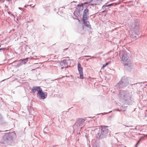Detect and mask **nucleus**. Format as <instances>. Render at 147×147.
I'll return each mask as SVG.
<instances>
[{
	"mask_svg": "<svg viewBox=\"0 0 147 147\" xmlns=\"http://www.w3.org/2000/svg\"><path fill=\"white\" fill-rule=\"evenodd\" d=\"M96 58V57H94V56H92V57L91 58V59L92 58Z\"/></svg>",
	"mask_w": 147,
	"mask_h": 147,
	"instance_id": "obj_25",
	"label": "nucleus"
},
{
	"mask_svg": "<svg viewBox=\"0 0 147 147\" xmlns=\"http://www.w3.org/2000/svg\"><path fill=\"white\" fill-rule=\"evenodd\" d=\"M131 95L129 92L127 91L122 90L119 93V99L121 100L124 101L125 102L127 103H128V102L131 100Z\"/></svg>",
	"mask_w": 147,
	"mask_h": 147,
	"instance_id": "obj_2",
	"label": "nucleus"
},
{
	"mask_svg": "<svg viewBox=\"0 0 147 147\" xmlns=\"http://www.w3.org/2000/svg\"><path fill=\"white\" fill-rule=\"evenodd\" d=\"M131 2H132V1H129V3H131Z\"/></svg>",
	"mask_w": 147,
	"mask_h": 147,
	"instance_id": "obj_39",
	"label": "nucleus"
},
{
	"mask_svg": "<svg viewBox=\"0 0 147 147\" xmlns=\"http://www.w3.org/2000/svg\"><path fill=\"white\" fill-rule=\"evenodd\" d=\"M27 6V5H25L24 6V7H26Z\"/></svg>",
	"mask_w": 147,
	"mask_h": 147,
	"instance_id": "obj_31",
	"label": "nucleus"
},
{
	"mask_svg": "<svg viewBox=\"0 0 147 147\" xmlns=\"http://www.w3.org/2000/svg\"><path fill=\"white\" fill-rule=\"evenodd\" d=\"M115 111H120V110L119 109H115Z\"/></svg>",
	"mask_w": 147,
	"mask_h": 147,
	"instance_id": "obj_23",
	"label": "nucleus"
},
{
	"mask_svg": "<svg viewBox=\"0 0 147 147\" xmlns=\"http://www.w3.org/2000/svg\"><path fill=\"white\" fill-rule=\"evenodd\" d=\"M109 64V63H105V64H104L103 66H102V69L103 68H104V67H105L107 65H108Z\"/></svg>",
	"mask_w": 147,
	"mask_h": 147,
	"instance_id": "obj_17",
	"label": "nucleus"
},
{
	"mask_svg": "<svg viewBox=\"0 0 147 147\" xmlns=\"http://www.w3.org/2000/svg\"><path fill=\"white\" fill-rule=\"evenodd\" d=\"M82 20L84 22V24L85 26L88 28H91V25L90 24V22H89L86 21V20H84L83 19H82Z\"/></svg>",
	"mask_w": 147,
	"mask_h": 147,
	"instance_id": "obj_12",
	"label": "nucleus"
},
{
	"mask_svg": "<svg viewBox=\"0 0 147 147\" xmlns=\"http://www.w3.org/2000/svg\"><path fill=\"white\" fill-rule=\"evenodd\" d=\"M70 61V60L69 58L67 59H65L62 60L61 61L60 65L61 66H65V68H66L68 67V66H65L68 64Z\"/></svg>",
	"mask_w": 147,
	"mask_h": 147,
	"instance_id": "obj_7",
	"label": "nucleus"
},
{
	"mask_svg": "<svg viewBox=\"0 0 147 147\" xmlns=\"http://www.w3.org/2000/svg\"><path fill=\"white\" fill-rule=\"evenodd\" d=\"M64 67H62L61 68L63 69V68H64Z\"/></svg>",
	"mask_w": 147,
	"mask_h": 147,
	"instance_id": "obj_37",
	"label": "nucleus"
},
{
	"mask_svg": "<svg viewBox=\"0 0 147 147\" xmlns=\"http://www.w3.org/2000/svg\"><path fill=\"white\" fill-rule=\"evenodd\" d=\"M139 145V142H137V143L135 145V147H138L137 145Z\"/></svg>",
	"mask_w": 147,
	"mask_h": 147,
	"instance_id": "obj_20",
	"label": "nucleus"
},
{
	"mask_svg": "<svg viewBox=\"0 0 147 147\" xmlns=\"http://www.w3.org/2000/svg\"><path fill=\"white\" fill-rule=\"evenodd\" d=\"M58 13H58V14H60H60H61V12H58Z\"/></svg>",
	"mask_w": 147,
	"mask_h": 147,
	"instance_id": "obj_32",
	"label": "nucleus"
},
{
	"mask_svg": "<svg viewBox=\"0 0 147 147\" xmlns=\"http://www.w3.org/2000/svg\"><path fill=\"white\" fill-rule=\"evenodd\" d=\"M108 63H109V64L110 63V62H109Z\"/></svg>",
	"mask_w": 147,
	"mask_h": 147,
	"instance_id": "obj_38",
	"label": "nucleus"
},
{
	"mask_svg": "<svg viewBox=\"0 0 147 147\" xmlns=\"http://www.w3.org/2000/svg\"><path fill=\"white\" fill-rule=\"evenodd\" d=\"M129 81L128 79L125 76L123 77L121 80L115 86L117 88H121L125 87L128 85Z\"/></svg>",
	"mask_w": 147,
	"mask_h": 147,
	"instance_id": "obj_6",
	"label": "nucleus"
},
{
	"mask_svg": "<svg viewBox=\"0 0 147 147\" xmlns=\"http://www.w3.org/2000/svg\"><path fill=\"white\" fill-rule=\"evenodd\" d=\"M38 93L42 99H45L46 98L45 95V94L44 92H42V90L41 88H40L39 90H38Z\"/></svg>",
	"mask_w": 147,
	"mask_h": 147,
	"instance_id": "obj_11",
	"label": "nucleus"
},
{
	"mask_svg": "<svg viewBox=\"0 0 147 147\" xmlns=\"http://www.w3.org/2000/svg\"><path fill=\"white\" fill-rule=\"evenodd\" d=\"M32 5V4L30 5H27V6H31V5Z\"/></svg>",
	"mask_w": 147,
	"mask_h": 147,
	"instance_id": "obj_27",
	"label": "nucleus"
},
{
	"mask_svg": "<svg viewBox=\"0 0 147 147\" xmlns=\"http://www.w3.org/2000/svg\"><path fill=\"white\" fill-rule=\"evenodd\" d=\"M5 49V48H0V50H4Z\"/></svg>",
	"mask_w": 147,
	"mask_h": 147,
	"instance_id": "obj_24",
	"label": "nucleus"
},
{
	"mask_svg": "<svg viewBox=\"0 0 147 147\" xmlns=\"http://www.w3.org/2000/svg\"><path fill=\"white\" fill-rule=\"evenodd\" d=\"M133 129V130H135L136 129H137L136 128H131V129Z\"/></svg>",
	"mask_w": 147,
	"mask_h": 147,
	"instance_id": "obj_19",
	"label": "nucleus"
},
{
	"mask_svg": "<svg viewBox=\"0 0 147 147\" xmlns=\"http://www.w3.org/2000/svg\"><path fill=\"white\" fill-rule=\"evenodd\" d=\"M65 8V7H60L59 9V11L61 10H62V9H63V8Z\"/></svg>",
	"mask_w": 147,
	"mask_h": 147,
	"instance_id": "obj_18",
	"label": "nucleus"
},
{
	"mask_svg": "<svg viewBox=\"0 0 147 147\" xmlns=\"http://www.w3.org/2000/svg\"><path fill=\"white\" fill-rule=\"evenodd\" d=\"M72 3V4H71V5H72L73 3Z\"/></svg>",
	"mask_w": 147,
	"mask_h": 147,
	"instance_id": "obj_40",
	"label": "nucleus"
},
{
	"mask_svg": "<svg viewBox=\"0 0 147 147\" xmlns=\"http://www.w3.org/2000/svg\"><path fill=\"white\" fill-rule=\"evenodd\" d=\"M111 111H110V112H109V113H110V112H111Z\"/></svg>",
	"mask_w": 147,
	"mask_h": 147,
	"instance_id": "obj_41",
	"label": "nucleus"
},
{
	"mask_svg": "<svg viewBox=\"0 0 147 147\" xmlns=\"http://www.w3.org/2000/svg\"><path fill=\"white\" fill-rule=\"evenodd\" d=\"M113 5V3H111V4H109V5H103L102 7V8L103 9H106V7H109V6H110L111 5Z\"/></svg>",
	"mask_w": 147,
	"mask_h": 147,
	"instance_id": "obj_15",
	"label": "nucleus"
},
{
	"mask_svg": "<svg viewBox=\"0 0 147 147\" xmlns=\"http://www.w3.org/2000/svg\"><path fill=\"white\" fill-rule=\"evenodd\" d=\"M87 3H84L82 4L81 5L78 4L77 5V6H78V7H79V9H81L82 10L83 9L82 8L83 7V5L86 4Z\"/></svg>",
	"mask_w": 147,
	"mask_h": 147,
	"instance_id": "obj_14",
	"label": "nucleus"
},
{
	"mask_svg": "<svg viewBox=\"0 0 147 147\" xmlns=\"http://www.w3.org/2000/svg\"><path fill=\"white\" fill-rule=\"evenodd\" d=\"M98 114V115H99V114ZM101 114H102L103 115H104L105 114H103V113H101Z\"/></svg>",
	"mask_w": 147,
	"mask_h": 147,
	"instance_id": "obj_35",
	"label": "nucleus"
},
{
	"mask_svg": "<svg viewBox=\"0 0 147 147\" xmlns=\"http://www.w3.org/2000/svg\"><path fill=\"white\" fill-rule=\"evenodd\" d=\"M78 70L79 72L80 75V78L81 79H83L84 78L83 76V72L82 71V69L81 66V65L80 63L78 64Z\"/></svg>",
	"mask_w": 147,
	"mask_h": 147,
	"instance_id": "obj_9",
	"label": "nucleus"
},
{
	"mask_svg": "<svg viewBox=\"0 0 147 147\" xmlns=\"http://www.w3.org/2000/svg\"><path fill=\"white\" fill-rule=\"evenodd\" d=\"M126 132H124V135L125 136H126Z\"/></svg>",
	"mask_w": 147,
	"mask_h": 147,
	"instance_id": "obj_29",
	"label": "nucleus"
},
{
	"mask_svg": "<svg viewBox=\"0 0 147 147\" xmlns=\"http://www.w3.org/2000/svg\"><path fill=\"white\" fill-rule=\"evenodd\" d=\"M34 6H35V5H34V6H32V8H34Z\"/></svg>",
	"mask_w": 147,
	"mask_h": 147,
	"instance_id": "obj_34",
	"label": "nucleus"
},
{
	"mask_svg": "<svg viewBox=\"0 0 147 147\" xmlns=\"http://www.w3.org/2000/svg\"><path fill=\"white\" fill-rule=\"evenodd\" d=\"M108 127V126H104L99 128L98 132L97 133L99 139L105 138L107 136L109 131V130L107 128Z\"/></svg>",
	"mask_w": 147,
	"mask_h": 147,
	"instance_id": "obj_4",
	"label": "nucleus"
},
{
	"mask_svg": "<svg viewBox=\"0 0 147 147\" xmlns=\"http://www.w3.org/2000/svg\"><path fill=\"white\" fill-rule=\"evenodd\" d=\"M103 0H92V2L94 3H90V5H100L102 2Z\"/></svg>",
	"mask_w": 147,
	"mask_h": 147,
	"instance_id": "obj_10",
	"label": "nucleus"
},
{
	"mask_svg": "<svg viewBox=\"0 0 147 147\" xmlns=\"http://www.w3.org/2000/svg\"><path fill=\"white\" fill-rule=\"evenodd\" d=\"M90 56H84V57H90Z\"/></svg>",
	"mask_w": 147,
	"mask_h": 147,
	"instance_id": "obj_26",
	"label": "nucleus"
},
{
	"mask_svg": "<svg viewBox=\"0 0 147 147\" xmlns=\"http://www.w3.org/2000/svg\"><path fill=\"white\" fill-rule=\"evenodd\" d=\"M146 86H147V84L146 85Z\"/></svg>",
	"mask_w": 147,
	"mask_h": 147,
	"instance_id": "obj_42",
	"label": "nucleus"
},
{
	"mask_svg": "<svg viewBox=\"0 0 147 147\" xmlns=\"http://www.w3.org/2000/svg\"><path fill=\"white\" fill-rule=\"evenodd\" d=\"M91 59V58H89V59H86V60L87 61H88L89 59Z\"/></svg>",
	"mask_w": 147,
	"mask_h": 147,
	"instance_id": "obj_30",
	"label": "nucleus"
},
{
	"mask_svg": "<svg viewBox=\"0 0 147 147\" xmlns=\"http://www.w3.org/2000/svg\"><path fill=\"white\" fill-rule=\"evenodd\" d=\"M88 9L86 8L84 10L82 19H84V20H87L88 18Z\"/></svg>",
	"mask_w": 147,
	"mask_h": 147,
	"instance_id": "obj_8",
	"label": "nucleus"
},
{
	"mask_svg": "<svg viewBox=\"0 0 147 147\" xmlns=\"http://www.w3.org/2000/svg\"><path fill=\"white\" fill-rule=\"evenodd\" d=\"M40 88V87H33L32 88V91L33 93H35L36 91H37L38 92V90H39Z\"/></svg>",
	"mask_w": 147,
	"mask_h": 147,
	"instance_id": "obj_13",
	"label": "nucleus"
},
{
	"mask_svg": "<svg viewBox=\"0 0 147 147\" xmlns=\"http://www.w3.org/2000/svg\"><path fill=\"white\" fill-rule=\"evenodd\" d=\"M74 15L75 16H76V17H77L78 16H79V12L76 11H74Z\"/></svg>",
	"mask_w": 147,
	"mask_h": 147,
	"instance_id": "obj_16",
	"label": "nucleus"
},
{
	"mask_svg": "<svg viewBox=\"0 0 147 147\" xmlns=\"http://www.w3.org/2000/svg\"><path fill=\"white\" fill-rule=\"evenodd\" d=\"M28 58H26V59H25V60H24V62H25V63L28 60Z\"/></svg>",
	"mask_w": 147,
	"mask_h": 147,
	"instance_id": "obj_21",
	"label": "nucleus"
},
{
	"mask_svg": "<svg viewBox=\"0 0 147 147\" xmlns=\"http://www.w3.org/2000/svg\"><path fill=\"white\" fill-rule=\"evenodd\" d=\"M128 55L126 51L122 50L120 52L121 61L123 64L124 68L127 70L130 71L132 69V66Z\"/></svg>",
	"mask_w": 147,
	"mask_h": 147,
	"instance_id": "obj_1",
	"label": "nucleus"
},
{
	"mask_svg": "<svg viewBox=\"0 0 147 147\" xmlns=\"http://www.w3.org/2000/svg\"><path fill=\"white\" fill-rule=\"evenodd\" d=\"M86 120V118L82 119L78 118L76 121L75 124L73 126V128L74 131H77L80 129H81L82 128V127H80L82 126L84 123L85 121Z\"/></svg>",
	"mask_w": 147,
	"mask_h": 147,
	"instance_id": "obj_5",
	"label": "nucleus"
},
{
	"mask_svg": "<svg viewBox=\"0 0 147 147\" xmlns=\"http://www.w3.org/2000/svg\"><path fill=\"white\" fill-rule=\"evenodd\" d=\"M18 8H19V9H22L20 7H19Z\"/></svg>",
	"mask_w": 147,
	"mask_h": 147,
	"instance_id": "obj_33",
	"label": "nucleus"
},
{
	"mask_svg": "<svg viewBox=\"0 0 147 147\" xmlns=\"http://www.w3.org/2000/svg\"><path fill=\"white\" fill-rule=\"evenodd\" d=\"M89 118H92L93 117H89Z\"/></svg>",
	"mask_w": 147,
	"mask_h": 147,
	"instance_id": "obj_36",
	"label": "nucleus"
},
{
	"mask_svg": "<svg viewBox=\"0 0 147 147\" xmlns=\"http://www.w3.org/2000/svg\"><path fill=\"white\" fill-rule=\"evenodd\" d=\"M125 125L126 127H132V126H127V125Z\"/></svg>",
	"mask_w": 147,
	"mask_h": 147,
	"instance_id": "obj_22",
	"label": "nucleus"
},
{
	"mask_svg": "<svg viewBox=\"0 0 147 147\" xmlns=\"http://www.w3.org/2000/svg\"><path fill=\"white\" fill-rule=\"evenodd\" d=\"M139 23L136 22L134 26H131V37L134 40L137 39V36L139 34Z\"/></svg>",
	"mask_w": 147,
	"mask_h": 147,
	"instance_id": "obj_3",
	"label": "nucleus"
},
{
	"mask_svg": "<svg viewBox=\"0 0 147 147\" xmlns=\"http://www.w3.org/2000/svg\"><path fill=\"white\" fill-rule=\"evenodd\" d=\"M141 141V140H140L138 142H139V144L140 142Z\"/></svg>",
	"mask_w": 147,
	"mask_h": 147,
	"instance_id": "obj_28",
	"label": "nucleus"
}]
</instances>
